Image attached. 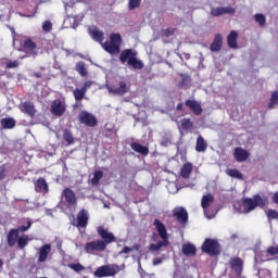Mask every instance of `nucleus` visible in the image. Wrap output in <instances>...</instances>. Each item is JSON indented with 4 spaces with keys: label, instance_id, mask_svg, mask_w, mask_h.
Listing matches in <instances>:
<instances>
[{
    "label": "nucleus",
    "instance_id": "obj_1",
    "mask_svg": "<svg viewBox=\"0 0 278 278\" xmlns=\"http://www.w3.org/2000/svg\"><path fill=\"white\" fill-rule=\"evenodd\" d=\"M138 52L134 49H126L122 51L119 56V62L125 64L127 62L128 66H132V68L140 71L144 68V63L137 58Z\"/></svg>",
    "mask_w": 278,
    "mask_h": 278
},
{
    "label": "nucleus",
    "instance_id": "obj_2",
    "mask_svg": "<svg viewBox=\"0 0 278 278\" xmlns=\"http://www.w3.org/2000/svg\"><path fill=\"white\" fill-rule=\"evenodd\" d=\"M268 205L267 199H262L260 195H254L252 199H244L239 207L240 214H249L255 207H266Z\"/></svg>",
    "mask_w": 278,
    "mask_h": 278
},
{
    "label": "nucleus",
    "instance_id": "obj_3",
    "mask_svg": "<svg viewBox=\"0 0 278 278\" xmlns=\"http://www.w3.org/2000/svg\"><path fill=\"white\" fill-rule=\"evenodd\" d=\"M201 207L203 208L204 216L208 220H212V218H216V214H218V212L216 211V208H214V195H203L201 200Z\"/></svg>",
    "mask_w": 278,
    "mask_h": 278
},
{
    "label": "nucleus",
    "instance_id": "obj_4",
    "mask_svg": "<svg viewBox=\"0 0 278 278\" xmlns=\"http://www.w3.org/2000/svg\"><path fill=\"white\" fill-rule=\"evenodd\" d=\"M121 35L119 34H111L110 41L102 43V49L110 53L111 55H116L121 53Z\"/></svg>",
    "mask_w": 278,
    "mask_h": 278
},
{
    "label": "nucleus",
    "instance_id": "obj_5",
    "mask_svg": "<svg viewBox=\"0 0 278 278\" xmlns=\"http://www.w3.org/2000/svg\"><path fill=\"white\" fill-rule=\"evenodd\" d=\"M202 251L214 257V255L220 253V245L218 244V241L214 239H206L202 244Z\"/></svg>",
    "mask_w": 278,
    "mask_h": 278
},
{
    "label": "nucleus",
    "instance_id": "obj_6",
    "mask_svg": "<svg viewBox=\"0 0 278 278\" xmlns=\"http://www.w3.org/2000/svg\"><path fill=\"white\" fill-rule=\"evenodd\" d=\"M118 273V266L115 265H103L96 269L94 277L103 278V277H114Z\"/></svg>",
    "mask_w": 278,
    "mask_h": 278
},
{
    "label": "nucleus",
    "instance_id": "obj_7",
    "mask_svg": "<svg viewBox=\"0 0 278 278\" xmlns=\"http://www.w3.org/2000/svg\"><path fill=\"white\" fill-rule=\"evenodd\" d=\"M79 122L87 127H97V117L92 113L81 111L78 115Z\"/></svg>",
    "mask_w": 278,
    "mask_h": 278
},
{
    "label": "nucleus",
    "instance_id": "obj_8",
    "mask_svg": "<svg viewBox=\"0 0 278 278\" xmlns=\"http://www.w3.org/2000/svg\"><path fill=\"white\" fill-rule=\"evenodd\" d=\"M88 34L89 36H91L94 42H99L100 45H103V40H105V34L99 30L97 26H89Z\"/></svg>",
    "mask_w": 278,
    "mask_h": 278
},
{
    "label": "nucleus",
    "instance_id": "obj_9",
    "mask_svg": "<svg viewBox=\"0 0 278 278\" xmlns=\"http://www.w3.org/2000/svg\"><path fill=\"white\" fill-rule=\"evenodd\" d=\"M51 112L54 116H63L66 112V103L62 100H54L51 104Z\"/></svg>",
    "mask_w": 278,
    "mask_h": 278
},
{
    "label": "nucleus",
    "instance_id": "obj_10",
    "mask_svg": "<svg viewBox=\"0 0 278 278\" xmlns=\"http://www.w3.org/2000/svg\"><path fill=\"white\" fill-rule=\"evenodd\" d=\"M86 253H94V251H105V242L97 240L86 243Z\"/></svg>",
    "mask_w": 278,
    "mask_h": 278
},
{
    "label": "nucleus",
    "instance_id": "obj_11",
    "mask_svg": "<svg viewBox=\"0 0 278 278\" xmlns=\"http://www.w3.org/2000/svg\"><path fill=\"white\" fill-rule=\"evenodd\" d=\"M24 53H27L28 58H35L38 55L36 51V43L31 39H25L22 48Z\"/></svg>",
    "mask_w": 278,
    "mask_h": 278
},
{
    "label": "nucleus",
    "instance_id": "obj_12",
    "mask_svg": "<svg viewBox=\"0 0 278 278\" xmlns=\"http://www.w3.org/2000/svg\"><path fill=\"white\" fill-rule=\"evenodd\" d=\"M153 225L160 238L168 242V231L166 230V225H164V223L157 218L154 219Z\"/></svg>",
    "mask_w": 278,
    "mask_h": 278
},
{
    "label": "nucleus",
    "instance_id": "obj_13",
    "mask_svg": "<svg viewBox=\"0 0 278 278\" xmlns=\"http://www.w3.org/2000/svg\"><path fill=\"white\" fill-rule=\"evenodd\" d=\"M98 233H99V236H101L102 240H104L103 242H104L105 247H106V244H112V242H114V240H116L114 235L112 232L108 231L103 227L98 228Z\"/></svg>",
    "mask_w": 278,
    "mask_h": 278
},
{
    "label": "nucleus",
    "instance_id": "obj_14",
    "mask_svg": "<svg viewBox=\"0 0 278 278\" xmlns=\"http://www.w3.org/2000/svg\"><path fill=\"white\" fill-rule=\"evenodd\" d=\"M88 218H89L88 211L81 210L77 216L76 227H78V229L80 228L84 229L88 227Z\"/></svg>",
    "mask_w": 278,
    "mask_h": 278
},
{
    "label": "nucleus",
    "instance_id": "obj_15",
    "mask_svg": "<svg viewBox=\"0 0 278 278\" xmlns=\"http://www.w3.org/2000/svg\"><path fill=\"white\" fill-rule=\"evenodd\" d=\"M20 110L24 112V114H28V116L34 117L36 116V108L31 102H24L20 105Z\"/></svg>",
    "mask_w": 278,
    "mask_h": 278
},
{
    "label": "nucleus",
    "instance_id": "obj_16",
    "mask_svg": "<svg viewBox=\"0 0 278 278\" xmlns=\"http://www.w3.org/2000/svg\"><path fill=\"white\" fill-rule=\"evenodd\" d=\"M187 108H189L191 110V112H193V114H195L197 116H200V114H202L203 109L201 108V103H199L198 101L194 100H187L186 102Z\"/></svg>",
    "mask_w": 278,
    "mask_h": 278
},
{
    "label": "nucleus",
    "instance_id": "obj_17",
    "mask_svg": "<svg viewBox=\"0 0 278 278\" xmlns=\"http://www.w3.org/2000/svg\"><path fill=\"white\" fill-rule=\"evenodd\" d=\"M49 253H51V244L47 243V244L42 245V247L39 249L38 262H39V263H45V262H47V257H49Z\"/></svg>",
    "mask_w": 278,
    "mask_h": 278
},
{
    "label": "nucleus",
    "instance_id": "obj_18",
    "mask_svg": "<svg viewBox=\"0 0 278 278\" xmlns=\"http://www.w3.org/2000/svg\"><path fill=\"white\" fill-rule=\"evenodd\" d=\"M174 216H176L178 223H187L188 220V212H186V208L184 207H176L174 210Z\"/></svg>",
    "mask_w": 278,
    "mask_h": 278
},
{
    "label": "nucleus",
    "instance_id": "obj_19",
    "mask_svg": "<svg viewBox=\"0 0 278 278\" xmlns=\"http://www.w3.org/2000/svg\"><path fill=\"white\" fill-rule=\"evenodd\" d=\"M35 190L36 192H42L43 194H47V192H49V185L47 184V180H45V178H39L36 180Z\"/></svg>",
    "mask_w": 278,
    "mask_h": 278
},
{
    "label": "nucleus",
    "instance_id": "obj_20",
    "mask_svg": "<svg viewBox=\"0 0 278 278\" xmlns=\"http://www.w3.org/2000/svg\"><path fill=\"white\" fill-rule=\"evenodd\" d=\"M62 198L65 199L66 203H68V205H75L77 199L75 198V192H73V190L66 188L63 190L62 192Z\"/></svg>",
    "mask_w": 278,
    "mask_h": 278
},
{
    "label": "nucleus",
    "instance_id": "obj_21",
    "mask_svg": "<svg viewBox=\"0 0 278 278\" xmlns=\"http://www.w3.org/2000/svg\"><path fill=\"white\" fill-rule=\"evenodd\" d=\"M110 94H125V92H127L129 90V88L127 87V84L125 83H119V87L114 88V87H106Z\"/></svg>",
    "mask_w": 278,
    "mask_h": 278
},
{
    "label": "nucleus",
    "instance_id": "obj_22",
    "mask_svg": "<svg viewBox=\"0 0 278 278\" xmlns=\"http://www.w3.org/2000/svg\"><path fill=\"white\" fill-rule=\"evenodd\" d=\"M229 264H230V268H232V270H235L236 275H242V264L243 263L240 260V257L231 258Z\"/></svg>",
    "mask_w": 278,
    "mask_h": 278
},
{
    "label": "nucleus",
    "instance_id": "obj_23",
    "mask_svg": "<svg viewBox=\"0 0 278 278\" xmlns=\"http://www.w3.org/2000/svg\"><path fill=\"white\" fill-rule=\"evenodd\" d=\"M235 160L237 162H247L249 160V152L242 148L235 149Z\"/></svg>",
    "mask_w": 278,
    "mask_h": 278
},
{
    "label": "nucleus",
    "instance_id": "obj_24",
    "mask_svg": "<svg viewBox=\"0 0 278 278\" xmlns=\"http://www.w3.org/2000/svg\"><path fill=\"white\" fill-rule=\"evenodd\" d=\"M182 253L188 257H192L193 255H197V247L192 243H185L182 244Z\"/></svg>",
    "mask_w": 278,
    "mask_h": 278
},
{
    "label": "nucleus",
    "instance_id": "obj_25",
    "mask_svg": "<svg viewBox=\"0 0 278 278\" xmlns=\"http://www.w3.org/2000/svg\"><path fill=\"white\" fill-rule=\"evenodd\" d=\"M237 40L238 33L236 30H231L227 38L228 47H230V49H238Z\"/></svg>",
    "mask_w": 278,
    "mask_h": 278
},
{
    "label": "nucleus",
    "instance_id": "obj_26",
    "mask_svg": "<svg viewBox=\"0 0 278 278\" xmlns=\"http://www.w3.org/2000/svg\"><path fill=\"white\" fill-rule=\"evenodd\" d=\"M0 125L3 129H14L16 127V121L12 117L2 118Z\"/></svg>",
    "mask_w": 278,
    "mask_h": 278
},
{
    "label": "nucleus",
    "instance_id": "obj_27",
    "mask_svg": "<svg viewBox=\"0 0 278 278\" xmlns=\"http://www.w3.org/2000/svg\"><path fill=\"white\" fill-rule=\"evenodd\" d=\"M130 148L132 149V151H136V153H140L141 155H149V148L140 143L132 142L130 144Z\"/></svg>",
    "mask_w": 278,
    "mask_h": 278
},
{
    "label": "nucleus",
    "instance_id": "obj_28",
    "mask_svg": "<svg viewBox=\"0 0 278 278\" xmlns=\"http://www.w3.org/2000/svg\"><path fill=\"white\" fill-rule=\"evenodd\" d=\"M134 251H140V245L135 244L131 248L124 247V249L119 252V255H122V257H125V260H127V257H129V255H131V253H134Z\"/></svg>",
    "mask_w": 278,
    "mask_h": 278
},
{
    "label": "nucleus",
    "instance_id": "obj_29",
    "mask_svg": "<svg viewBox=\"0 0 278 278\" xmlns=\"http://www.w3.org/2000/svg\"><path fill=\"white\" fill-rule=\"evenodd\" d=\"M206 150H207V143L205 142V139L199 136L197 139L195 151H198V153H205Z\"/></svg>",
    "mask_w": 278,
    "mask_h": 278
},
{
    "label": "nucleus",
    "instance_id": "obj_30",
    "mask_svg": "<svg viewBox=\"0 0 278 278\" xmlns=\"http://www.w3.org/2000/svg\"><path fill=\"white\" fill-rule=\"evenodd\" d=\"M192 173V163H185L180 169V176L188 179Z\"/></svg>",
    "mask_w": 278,
    "mask_h": 278
},
{
    "label": "nucleus",
    "instance_id": "obj_31",
    "mask_svg": "<svg viewBox=\"0 0 278 278\" xmlns=\"http://www.w3.org/2000/svg\"><path fill=\"white\" fill-rule=\"evenodd\" d=\"M16 240H18V230L12 229L8 235V244L9 247H14L16 244Z\"/></svg>",
    "mask_w": 278,
    "mask_h": 278
},
{
    "label": "nucleus",
    "instance_id": "obj_32",
    "mask_svg": "<svg viewBox=\"0 0 278 278\" xmlns=\"http://www.w3.org/2000/svg\"><path fill=\"white\" fill-rule=\"evenodd\" d=\"M223 47V37L220 35H216L213 43L211 45V51H220Z\"/></svg>",
    "mask_w": 278,
    "mask_h": 278
},
{
    "label": "nucleus",
    "instance_id": "obj_33",
    "mask_svg": "<svg viewBox=\"0 0 278 278\" xmlns=\"http://www.w3.org/2000/svg\"><path fill=\"white\" fill-rule=\"evenodd\" d=\"M76 71L79 73L81 77H87L88 76V71H86V64L81 61L76 63Z\"/></svg>",
    "mask_w": 278,
    "mask_h": 278
},
{
    "label": "nucleus",
    "instance_id": "obj_34",
    "mask_svg": "<svg viewBox=\"0 0 278 278\" xmlns=\"http://www.w3.org/2000/svg\"><path fill=\"white\" fill-rule=\"evenodd\" d=\"M101 179H103V172H94L93 178L91 179V186H99V181H101Z\"/></svg>",
    "mask_w": 278,
    "mask_h": 278
},
{
    "label": "nucleus",
    "instance_id": "obj_35",
    "mask_svg": "<svg viewBox=\"0 0 278 278\" xmlns=\"http://www.w3.org/2000/svg\"><path fill=\"white\" fill-rule=\"evenodd\" d=\"M162 247H168V241L163 240V241H159L157 243L150 244V251L152 252L160 251Z\"/></svg>",
    "mask_w": 278,
    "mask_h": 278
},
{
    "label": "nucleus",
    "instance_id": "obj_36",
    "mask_svg": "<svg viewBox=\"0 0 278 278\" xmlns=\"http://www.w3.org/2000/svg\"><path fill=\"white\" fill-rule=\"evenodd\" d=\"M17 244H18L20 249L27 247V244H29V237L27 235L20 236L17 238Z\"/></svg>",
    "mask_w": 278,
    "mask_h": 278
},
{
    "label": "nucleus",
    "instance_id": "obj_37",
    "mask_svg": "<svg viewBox=\"0 0 278 278\" xmlns=\"http://www.w3.org/2000/svg\"><path fill=\"white\" fill-rule=\"evenodd\" d=\"M254 21H256L260 27H264V25H266V16L262 13H256L254 15Z\"/></svg>",
    "mask_w": 278,
    "mask_h": 278
},
{
    "label": "nucleus",
    "instance_id": "obj_38",
    "mask_svg": "<svg viewBox=\"0 0 278 278\" xmlns=\"http://www.w3.org/2000/svg\"><path fill=\"white\" fill-rule=\"evenodd\" d=\"M226 173L229 177H232L233 179H242L243 177L242 173H240V170L238 169H227Z\"/></svg>",
    "mask_w": 278,
    "mask_h": 278
},
{
    "label": "nucleus",
    "instance_id": "obj_39",
    "mask_svg": "<svg viewBox=\"0 0 278 278\" xmlns=\"http://www.w3.org/2000/svg\"><path fill=\"white\" fill-rule=\"evenodd\" d=\"M74 97H75L76 101H81V99H84V97H86V89H83V88L75 89Z\"/></svg>",
    "mask_w": 278,
    "mask_h": 278
},
{
    "label": "nucleus",
    "instance_id": "obj_40",
    "mask_svg": "<svg viewBox=\"0 0 278 278\" xmlns=\"http://www.w3.org/2000/svg\"><path fill=\"white\" fill-rule=\"evenodd\" d=\"M275 105H278V92L277 91L271 93V98L269 100L268 108L270 110H273V108H275Z\"/></svg>",
    "mask_w": 278,
    "mask_h": 278
},
{
    "label": "nucleus",
    "instance_id": "obj_41",
    "mask_svg": "<svg viewBox=\"0 0 278 278\" xmlns=\"http://www.w3.org/2000/svg\"><path fill=\"white\" fill-rule=\"evenodd\" d=\"M212 16H223L225 14V8L224 7H218V8H213L211 10Z\"/></svg>",
    "mask_w": 278,
    "mask_h": 278
},
{
    "label": "nucleus",
    "instance_id": "obj_42",
    "mask_svg": "<svg viewBox=\"0 0 278 278\" xmlns=\"http://www.w3.org/2000/svg\"><path fill=\"white\" fill-rule=\"evenodd\" d=\"M63 138L65 142H67L68 144H73V142H75V139L73 138V134H71L68 130L64 131Z\"/></svg>",
    "mask_w": 278,
    "mask_h": 278
},
{
    "label": "nucleus",
    "instance_id": "obj_43",
    "mask_svg": "<svg viewBox=\"0 0 278 278\" xmlns=\"http://www.w3.org/2000/svg\"><path fill=\"white\" fill-rule=\"evenodd\" d=\"M181 128L185 130L192 129V122L190 119H182L180 122Z\"/></svg>",
    "mask_w": 278,
    "mask_h": 278
},
{
    "label": "nucleus",
    "instance_id": "obj_44",
    "mask_svg": "<svg viewBox=\"0 0 278 278\" xmlns=\"http://www.w3.org/2000/svg\"><path fill=\"white\" fill-rule=\"evenodd\" d=\"M42 29L46 33H49L53 29V24L51 23V21H46L42 23Z\"/></svg>",
    "mask_w": 278,
    "mask_h": 278
},
{
    "label": "nucleus",
    "instance_id": "obj_45",
    "mask_svg": "<svg viewBox=\"0 0 278 278\" xmlns=\"http://www.w3.org/2000/svg\"><path fill=\"white\" fill-rule=\"evenodd\" d=\"M190 84V76L188 75H181V81L179 83L180 88H184V86H188Z\"/></svg>",
    "mask_w": 278,
    "mask_h": 278
},
{
    "label": "nucleus",
    "instance_id": "obj_46",
    "mask_svg": "<svg viewBox=\"0 0 278 278\" xmlns=\"http://www.w3.org/2000/svg\"><path fill=\"white\" fill-rule=\"evenodd\" d=\"M20 64L18 61H9L5 63V66L7 68H18Z\"/></svg>",
    "mask_w": 278,
    "mask_h": 278
},
{
    "label": "nucleus",
    "instance_id": "obj_47",
    "mask_svg": "<svg viewBox=\"0 0 278 278\" xmlns=\"http://www.w3.org/2000/svg\"><path fill=\"white\" fill-rule=\"evenodd\" d=\"M140 5V0H129V10H136Z\"/></svg>",
    "mask_w": 278,
    "mask_h": 278
},
{
    "label": "nucleus",
    "instance_id": "obj_48",
    "mask_svg": "<svg viewBox=\"0 0 278 278\" xmlns=\"http://www.w3.org/2000/svg\"><path fill=\"white\" fill-rule=\"evenodd\" d=\"M70 268L76 273H81V270H84V266L81 264H71Z\"/></svg>",
    "mask_w": 278,
    "mask_h": 278
},
{
    "label": "nucleus",
    "instance_id": "obj_49",
    "mask_svg": "<svg viewBox=\"0 0 278 278\" xmlns=\"http://www.w3.org/2000/svg\"><path fill=\"white\" fill-rule=\"evenodd\" d=\"M31 228V222H27V226H21L17 229V232L25 233V231L29 230Z\"/></svg>",
    "mask_w": 278,
    "mask_h": 278
},
{
    "label": "nucleus",
    "instance_id": "obj_50",
    "mask_svg": "<svg viewBox=\"0 0 278 278\" xmlns=\"http://www.w3.org/2000/svg\"><path fill=\"white\" fill-rule=\"evenodd\" d=\"M267 253L269 255H278V245L268 248Z\"/></svg>",
    "mask_w": 278,
    "mask_h": 278
},
{
    "label": "nucleus",
    "instance_id": "obj_51",
    "mask_svg": "<svg viewBox=\"0 0 278 278\" xmlns=\"http://www.w3.org/2000/svg\"><path fill=\"white\" fill-rule=\"evenodd\" d=\"M224 14H236V9L233 7H224Z\"/></svg>",
    "mask_w": 278,
    "mask_h": 278
},
{
    "label": "nucleus",
    "instance_id": "obj_52",
    "mask_svg": "<svg viewBox=\"0 0 278 278\" xmlns=\"http://www.w3.org/2000/svg\"><path fill=\"white\" fill-rule=\"evenodd\" d=\"M267 216H268V218L277 219V218H278V212L275 211V210H269V211L267 212Z\"/></svg>",
    "mask_w": 278,
    "mask_h": 278
},
{
    "label": "nucleus",
    "instance_id": "obj_53",
    "mask_svg": "<svg viewBox=\"0 0 278 278\" xmlns=\"http://www.w3.org/2000/svg\"><path fill=\"white\" fill-rule=\"evenodd\" d=\"M90 86H92V81L88 80L84 84L83 89H85V92H88V88H90Z\"/></svg>",
    "mask_w": 278,
    "mask_h": 278
},
{
    "label": "nucleus",
    "instance_id": "obj_54",
    "mask_svg": "<svg viewBox=\"0 0 278 278\" xmlns=\"http://www.w3.org/2000/svg\"><path fill=\"white\" fill-rule=\"evenodd\" d=\"M160 264H162V258L156 257L153 260V266H160Z\"/></svg>",
    "mask_w": 278,
    "mask_h": 278
},
{
    "label": "nucleus",
    "instance_id": "obj_55",
    "mask_svg": "<svg viewBox=\"0 0 278 278\" xmlns=\"http://www.w3.org/2000/svg\"><path fill=\"white\" fill-rule=\"evenodd\" d=\"M175 34V30H165V36H173Z\"/></svg>",
    "mask_w": 278,
    "mask_h": 278
},
{
    "label": "nucleus",
    "instance_id": "obj_56",
    "mask_svg": "<svg viewBox=\"0 0 278 278\" xmlns=\"http://www.w3.org/2000/svg\"><path fill=\"white\" fill-rule=\"evenodd\" d=\"M176 108H177V110H181V108H184V104L178 103Z\"/></svg>",
    "mask_w": 278,
    "mask_h": 278
},
{
    "label": "nucleus",
    "instance_id": "obj_57",
    "mask_svg": "<svg viewBox=\"0 0 278 278\" xmlns=\"http://www.w3.org/2000/svg\"><path fill=\"white\" fill-rule=\"evenodd\" d=\"M185 59H186V60H190V54L185 53Z\"/></svg>",
    "mask_w": 278,
    "mask_h": 278
},
{
    "label": "nucleus",
    "instance_id": "obj_58",
    "mask_svg": "<svg viewBox=\"0 0 278 278\" xmlns=\"http://www.w3.org/2000/svg\"><path fill=\"white\" fill-rule=\"evenodd\" d=\"M1 266H3V261L2 260H0V268H1Z\"/></svg>",
    "mask_w": 278,
    "mask_h": 278
},
{
    "label": "nucleus",
    "instance_id": "obj_59",
    "mask_svg": "<svg viewBox=\"0 0 278 278\" xmlns=\"http://www.w3.org/2000/svg\"><path fill=\"white\" fill-rule=\"evenodd\" d=\"M173 187H175V184L169 185V188H173Z\"/></svg>",
    "mask_w": 278,
    "mask_h": 278
},
{
    "label": "nucleus",
    "instance_id": "obj_60",
    "mask_svg": "<svg viewBox=\"0 0 278 278\" xmlns=\"http://www.w3.org/2000/svg\"><path fill=\"white\" fill-rule=\"evenodd\" d=\"M36 77H40V74H36Z\"/></svg>",
    "mask_w": 278,
    "mask_h": 278
},
{
    "label": "nucleus",
    "instance_id": "obj_61",
    "mask_svg": "<svg viewBox=\"0 0 278 278\" xmlns=\"http://www.w3.org/2000/svg\"><path fill=\"white\" fill-rule=\"evenodd\" d=\"M76 248H79V244H78V243H76Z\"/></svg>",
    "mask_w": 278,
    "mask_h": 278
},
{
    "label": "nucleus",
    "instance_id": "obj_62",
    "mask_svg": "<svg viewBox=\"0 0 278 278\" xmlns=\"http://www.w3.org/2000/svg\"><path fill=\"white\" fill-rule=\"evenodd\" d=\"M12 34H14V29H11Z\"/></svg>",
    "mask_w": 278,
    "mask_h": 278
},
{
    "label": "nucleus",
    "instance_id": "obj_63",
    "mask_svg": "<svg viewBox=\"0 0 278 278\" xmlns=\"http://www.w3.org/2000/svg\"><path fill=\"white\" fill-rule=\"evenodd\" d=\"M24 16L29 17V15H24Z\"/></svg>",
    "mask_w": 278,
    "mask_h": 278
}]
</instances>
